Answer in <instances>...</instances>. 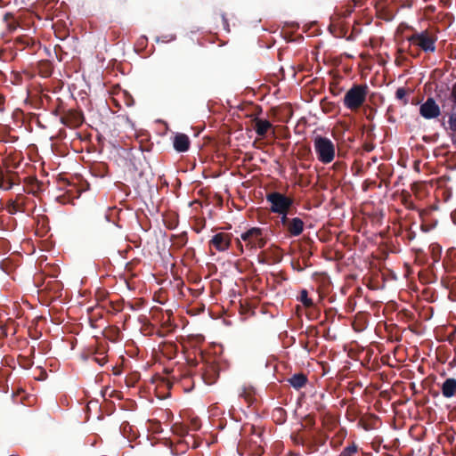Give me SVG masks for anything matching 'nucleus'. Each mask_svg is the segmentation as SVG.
<instances>
[{"label":"nucleus","instance_id":"obj_26","mask_svg":"<svg viewBox=\"0 0 456 456\" xmlns=\"http://www.w3.org/2000/svg\"><path fill=\"white\" fill-rule=\"evenodd\" d=\"M173 39H174V37H171L169 39H167V40H166V39H163V42L171 41V40H173Z\"/></svg>","mask_w":456,"mask_h":456},{"label":"nucleus","instance_id":"obj_24","mask_svg":"<svg viewBox=\"0 0 456 456\" xmlns=\"http://www.w3.org/2000/svg\"><path fill=\"white\" fill-rule=\"evenodd\" d=\"M400 313H401V320L403 319V316L408 317L410 314L409 312L404 309H401Z\"/></svg>","mask_w":456,"mask_h":456},{"label":"nucleus","instance_id":"obj_20","mask_svg":"<svg viewBox=\"0 0 456 456\" xmlns=\"http://www.w3.org/2000/svg\"><path fill=\"white\" fill-rule=\"evenodd\" d=\"M356 452V447L355 446H351V447H347L346 448L340 456H353V454Z\"/></svg>","mask_w":456,"mask_h":456},{"label":"nucleus","instance_id":"obj_2","mask_svg":"<svg viewBox=\"0 0 456 456\" xmlns=\"http://www.w3.org/2000/svg\"><path fill=\"white\" fill-rule=\"evenodd\" d=\"M314 148L320 162L329 164L334 160L336 147L330 139L316 135L314 139Z\"/></svg>","mask_w":456,"mask_h":456},{"label":"nucleus","instance_id":"obj_7","mask_svg":"<svg viewBox=\"0 0 456 456\" xmlns=\"http://www.w3.org/2000/svg\"><path fill=\"white\" fill-rule=\"evenodd\" d=\"M420 115L426 119L437 118L441 114L440 107L432 97H428L427 101L419 107Z\"/></svg>","mask_w":456,"mask_h":456},{"label":"nucleus","instance_id":"obj_10","mask_svg":"<svg viewBox=\"0 0 456 456\" xmlns=\"http://www.w3.org/2000/svg\"><path fill=\"white\" fill-rule=\"evenodd\" d=\"M190 146L189 137L184 134H177L174 138V148L179 152L186 151Z\"/></svg>","mask_w":456,"mask_h":456},{"label":"nucleus","instance_id":"obj_6","mask_svg":"<svg viewBox=\"0 0 456 456\" xmlns=\"http://www.w3.org/2000/svg\"><path fill=\"white\" fill-rule=\"evenodd\" d=\"M240 239L247 242L250 249L260 248L265 246V240L259 228H251L240 235Z\"/></svg>","mask_w":456,"mask_h":456},{"label":"nucleus","instance_id":"obj_12","mask_svg":"<svg viewBox=\"0 0 456 456\" xmlns=\"http://www.w3.org/2000/svg\"><path fill=\"white\" fill-rule=\"evenodd\" d=\"M304 229V223L299 218H293L289 223L288 224V230L293 236L299 235Z\"/></svg>","mask_w":456,"mask_h":456},{"label":"nucleus","instance_id":"obj_28","mask_svg":"<svg viewBox=\"0 0 456 456\" xmlns=\"http://www.w3.org/2000/svg\"><path fill=\"white\" fill-rule=\"evenodd\" d=\"M395 95H396L397 97H399V89H397V90H396V92H395Z\"/></svg>","mask_w":456,"mask_h":456},{"label":"nucleus","instance_id":"obj_4","mask_svg":"<svg viewBox=\"0 0 456 456\" xmlns=\"http://www.w3.org/2000/svg\"><path fill=\"white\" fill-rule=\"evenodd\" d=\"M367 86H354L345 95L344 103L350 110L358 109L365 101Z\"/></svg>","mask_w":456,"mask_h":456},{"label":"nucleus","instance_id":"obj_13","mask_svg":"<svg viewBox=\"0 0 456 456\" xmlns=\"http://www.w3.org/2000/svg\"><path fill=\"white\" fill-rule=\"evenodd\" d=\"M270 128L271 123L267 120L259 119L256 122V132L260 136H264Z\"/></svg>","mask_w":456,"mask_h":456},{"label":"nucleus","instance_id":"obj_18","mask_svg":"<svg viewBox=\"0 0 456 456\" xmlns=\"http://www.w3.org/2000/svg\"><path fill=\"white\" fill-rule=\"evenodd\" d=\"M410 93H411V88L401 87V94H400L401 102H403L404 104H406L407 102H408L405 99V96L408 95Z\"/></svg>","mask_w":456,"mask_h":456},{"label":"nucleus","instance_id":"obj_19","mask_svg":"<svg viewBox=\"0 0 456 456\" xmlns=\"http://www.w3.org/2000/svg\"><path fill=\"white\" fill-rule=\"evenodd\" d=\"M301 301L305 306H310L313 305L312 300L307 297L306 291L305 290H303L301 293Z\"/></svg>","mask_w":456,"mask_h":456},{"label":"nucleus","instance_id":"obj_27","mask_svg":"<svg viewBox=\"0 0 456 456\" xmlns=\"http://www.w3.org/2000/svg\"><path fill=\"white\" fill-rule=\"evenodd\" d=\"M404 266H405V268L408 270V268H409L408 265H407V264H405V265H404ZM408 273H409V272L407 271V272H406V273H405V276H408Z\"/></svg>","mask_w":456,"mask_h":456},{"label":"nucleus","instance_id":"obj_25","mask_svg":"<svg viewBox=\"0 0 456 456\" xmlns=\"http://www.w3.org/2000/svg\"><path fill=\"white\" fill-rule=\"evenodd\" d=\"M237 246L241 251L243 250L242 244L240 240H237Z\"/></svg>","mask_w":456,"mask_h":456},{"label":"nucleus","instance_id":"obj_11","mask_svg":"<svg viewBox=\"0 0 456 456\" xmlns=\"http://www.w3.org/2000/svg\"><path fill=\"white\" fill-rule=\"evenodd\" d=\"M401 204L407 209L415 210L419 215V209L414 205L413 197L404 190L401 191Z\"/></svg>","mask_w":456,"mask_h":456},{"label":"nucleus","instance_id":"obj_22","mask_svg":"<svg viewBox=\"0 0 456 456\" xmlns=\"http://www.w3.org/2000/svg\"><path fill=\"white\" fill-rule=\"evenodd\" d=\"M400 373H401V378L404 377V373H407V376H405V378H411V370H409L407 368V366L405 365H401V370H400Z\"/></svg>","mask_w":456,"mask_h":456},{"label":"nucleus","instance_id":"obj_17","mask_svg":"<svg viewBox=\"0 0 456 456\" xmlns=\"http://www.w3.org/2000/svg\"><path fill=\"white\" fill-rule=\"evenodd\" d=\"M441 252L442 249L439 246H433L432 247V259L435 263H437L440 261L441 258Z\"/></svg>","mask_w":456,"mask_h":456},{"label":"nucleus","instance_id":"obj_5","mask_svg":"<svg viewBox=\"0 0 456 456\" xmlns=\"http://www.w3.org/2000/svg\"><path fill=\"white\" fill-rule=\"evenodd\" d=\"M268 201L271 203V208L273 212L282 214V223L287 222L286 213L291 205V200L281 193H271L267 196Z\"/></svg>","mask_w":456,"mask_h":456},{"label":"nucleus","instance_id":"obj_16","mask_svg":"<svg viewBox=\"0 0 456 456\" xmlns=\"http://www.w3.org/2000/svg\"><path fill=\"white\" fill-rule=\"evenodd\" d=\"M416 234L411 229H406L405 233L403 234V225L401 224V237L403 240H408L409 242L414 240Z\"/></svg>","mask_w":456,"mask_h":456},{"label":"nucleus","instance_id":"obj_9","mask_svg":"<svg viewBox=\"0 0 456 456\" xmlns=\"http://www.w3.org/2000/svg\"><path fill=\"white\" fill-rule=\"evenodd\" d=\"M442 395L445 398H451L456 395V379L448 378L441 386Z\"/></svg>","mask_w":456,"mask_h":456},{"label":"nucleus","instance_id":"obj_3","mask_svg":"<svg viewBox=\"0 0 456 456\" xmlns=\"http://www.w3.org/2000/svg\"><path fill=\"white\" fill-rule=\"evenodd\" d=\"M408 43L410 46L411 44L420 47L425 52L436 51V40L429 37L426 32L417 33L414 32L411 36L401 37V53L404 49V44Z\"/></svg>","mask_w":456,"mask_h":456},{"label":"nucleus","instance_id":"obj_21","mask_svg":"<svg viewBox=\"0 0 456 456\" xmlns=\"http://www.w3.org/2000/svg\"><path fill=\"white\" fill-rule=\"evenodd\" d=\"M408 387L411 390V394H412V390L414 389V384L413 383H409L408 384ZM406 388H407V387L406 386H403V382L401 381V400H400L401 404L403 403V395H402V394H403V392L405 391Z\"/></svg>","mask_w":456,"mask_h":456},{"label":"nucleus","instance_id":"obj_14","mask_svg":"<svg viewBox=\"0 0 456 456\" xmlns=\"http://www.w3.org/2000/svg\"><path fill=\"white\" fill-rule=\"evenodd\" d=\"M306 382V378L304 375H295L289 379V383L295 388L302 387Z\"/></svg>","mask_w":456,"mask_h":456},{"label":"nucleus","instance_id":"obj_1","mask_svg":"<svg viewBox=\"0 0 456 456\" xmlns=\"http://www.w3.org/2000/svg\"><path fill=\"white\" fill-rule=\"evenodd\" d=\"M421 19L418 0H401V37L404 30H414V24Z\"/></svg>","mask_w":456,"mask_h":456},{"label":"nucleus","instance_id":"obj_8","mask_svg":"<svg viewBox=\"0 0 456 456\" xmlns=\"http://www.w3.org/2000/svg\"><path fill=\"white\" fill-rule=\"evenodd\" d=\"M231 235L228 233L219 232L213 236L210 245L215 247L218 251H225L231 244Z\"/></svg>","mask_w":456,"mask_h":456},{"label":"nucleus","instance_id":"obj_23","mask_svg":"<svg viewBox=\"0 0 456 456\" xmlns=\"http://www.w3.org/2000/svg\"><path fill=\"white\" fill-rule=\"evenodd\" d=\"M452 100L456 105V83L453 84L451 93Z\"/></svg>","mask_w":456,"mask_h":456},{"label":"nucleus","instance_id":"obj_15","mask_svg":"<svg viewBox=\"0 0 456 456\" xmlns=\"http://www.w3.org/2000/svg\"><path fill=\"white\" fill-rule=\"evenodd\" d=\"M448 124L450 130L452 132V143L456 144V113H452V115H450Z\"/></svg>","mask_w":456,"mask_h":456}]
</instances>
